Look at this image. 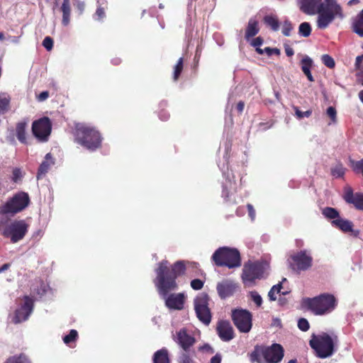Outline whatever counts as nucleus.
Listing matches in <instances>:
<instances>
[{"mask_svg":"<svg viewBox=\"0 0 363 363\" xmlns=\"http://www.w3.org/2000/svg\"><path fill=\"white\" fill-rule=\"evenodd\" d=\"M49 97V92L48 91H42L38 96L37 99L39 101H44Z\"/></svg>","mask_w":363,"mask_h":363,"instance_id":"nucleus-53","label":"nucleus"},{"mask_svg":"<svg viewBox=\"0 0 363 363\" xmlns=\"http://www.w3.org/2000/svg\"><path fill=\"white\" fill-rule=\"evenodd\" d=\"M298 328L303 332H306L307 330H308L310 328V325L307 319L304 318H301L298 320Z\"/></svg>","mask_w":363,"mask_h":363,"instance_id":"nucleus-45","label":"nucleus"},{"mask_svg":"<svg viewBox=\"0 0 363 363\" xmlns=\"http://www.w3.org/2000/svg\"><path fill=\"white\" fill-rule=\"evenodd\" d=\"M52 131V122L48 117H43L34 121L32 124L33 135L38 141L47 142Z\"/></svg>","mask_w":363,"mask_h":363,"instance_id":"nucleus-13","label":"nucleus"},{"mask_svg":"<svg viewBox=\"0 0 363 363\" xmlns=\"http://www.w3.org/2000/svg\"><path fill=\"white\" fill-rule=\"evenodd\" d=\"M264 267L259 261L245 262L243 266L241 278L245 284H254L256 279L263 277Z\"/></svg>","mask_w":363,"mask_h":363,"instance_id":"nucleus-11","label":"nucleus"},{"mask_svg":"<svg viewBox=\"0 0 363 363\" xmlns=\"http://www.w3.org/2000/svg\"><path fill=\"white\" fill-rule=\"evenodd\" d=\"M169 115L167 113H161L160 115V118H161V120L162 121H166L169 118Z\"/></svg>","mask_w":363,"mask_h":363,"instance_id":"nucleus-61","label":"nucleus"},{"mask_svg":"<svg viewBox=\"0 0 363 363\" xmlns=\"http://www.w3.org/2000/svg\"><path fill=\"white\" fill-rule=\"evenodd\" d=\"M346 169L343 167V164L339 162L335 166L331 168V175L335 178L343 177L345 174Z\"/></svg>","mask_w":363,"mask_h":363,"instance_id":"nucleus-32","label":"nucleus"},{"mask_svg":"<svg viewBox=\"0 0 363 363\" xmlns=\"http://www.w3.org/2000/svg\"><path fill=\"white\" fill-rule=\"evenodd\" d=\"M28 121L24 120L16 123V135L17 139L23 144L27 143L26 140V128Z\"/></svg>","mask_w":363,"mask_h":363,"instance_id":"nucleus-23","label":"nucleus"},{"mask_svg":"<svg viewBox=\"0 0 363 363\" xmlns=\"http://www.w3.org/2000/svg\"><path fill=\"white\" fill-rule=\"evenodd\" d=\"M11 98L4 94H0V113L4 114L9 109Z\"/></svg>","mask_w":363,"mask_h":363,"instance_id":"nucleus-34","label":"nucleus"},{"mask_svg":"<svg viewBox=\"0 0 363 363\" xmlns=\"http://www.w3.org/2000/svg\"><path fill=\"white\" fill-rule=\"evenodd\" d=\"M232 320L240 333H247L252 327V315L248 310L238 308L232 310Z\"/></svg>","mask_w":363,"mask_h":363,"instance_id":"nucleus-12","label":"nucleus"},{"mask_svg":"<svg viewBox=\"0 0 363 363\" xmlns=\"http://www.w3.org/2000/svg\"><path fill=\"white\" fill-rule=\"evenodd\" d=\"M322 213L325 218L330 219L340 218L339 212L335 208L332 207H325L323 209Z\"/></svg>","mask_w":363,"mask_h":363,"instance_id":"nucleus-37","label":"nucleus"},{"mask_svg":"<svg viewBox=\"0 0 363 363\" xmlns=\"http://www.w3.org/2000/svg\"><path fill=\"white\" fill-rule=\"evenodd\" d=\"M259 31V28L258 21L255 19L250 18L245 30V39L249 40L250 38L255 36Z\"/></svg>","mask_w":363,"mask_h":363,"instance_id":"nucleus-24","label":"nucleus"},{"mask_svg":"<svg viewBox=\"0 0 363 363\" xmlns=\"http://www.w3.org/2000/svg\"><path fill=\"white\" fill-rule=\"evenodd\" d=\"M362 60H363V55H360V56H357L356 57V60H355V67H356V69H361V64L362 62Z\"/></svg>","mask_w":363,"mask_h":363,"instance_id":"nucleus-54","label":"nucleus"},{"mask_svg":"<svg viewBox=\"0 0 363 363\" xmlns=\"http://www.w3.org/2000/svg\"><path fill=\"white\" fill-rule=\"evenodd\" d=\"M194 353L195 352L193 351L191 354L189 350H184L178 358V363H194L193 359V355Z\"/></svg>","mask_w":363,"mask_h":363,"instance_id":"nucleus-35","label":"nucleus"},{"mask_svg":"<svg viewBox=\"0 0 363 363\" xmlns=\"http://www.w3.org/2000/svg\"><path fill=\"white\" fill-rule=\"evenodd\" d=\"M352 30L359 37H363V9L357 14L353 21Z\"/></svg>","mask_w":363,"mask_h":363,"instance_id":"nucleus-29","label":"nucleus"},{"mask_svg":"<svg viewBox=\"0 0 363 363\" xmlns=\"http://www.w3.org/2000/svg\"><path fill=\"white\" fill-rule=\"evenodd\" d=\"M3 363H33V362L25 353H20L8 357Z\"/></svg>","mask_w":363,"mask_h":363,"instance_id":"nucleus-31","label":"nucleus"},{"mask_svg":"<svg viewBox=\"0 0 363 363\" xmlns=\"http://www.w3.org/2000/svg\"><path fill=\"white\" fill-rule=\"evenodd\" d=\"M217 334L221 340L229 342L235 337L233 326L228 320H219L216 326Z\"/></svg>","mask_w":363,"mask_h":363,"instance_id":"nucleus-17","label":"nucleus"},{"mask_svg":"<svg viewBox=\"0 0 363 363\" xmlns=\"http://www.w3.org/2000/svg\"><path fill=\"white\" fill-rule=\"evenodd\" d=\"M11 264L9 263H6V264H4L1 267H0V272H3L6 270H7L9 267H10Z\"/></svg>","mask_w":363,"mask_h":363,"instance_id":"nucleus-60","label":"nucleus"},{"mask_svg":"<svg viewBox=\"0 0 363 363\" xmlns=\"http://www.w3.org/2000/svg\"><path fill=\"white\" fill-rule=\"evenodd\" d=\"M247 208L248 211L249 217L251 218L252 220H254L255 218V210L253 207V206L250 203L247 204Z\"/></svg>","mask_w":363,"mask_h":363,"instance_id":"nucleus-51","label":"nucleus"},{"mask_svg":"<svg viewBox=\"0 0 363 363\" xmlns=\"http://www.w3.org/2000/svg\"><path fill=\"white\" fill-rule=\"evenodd\" d=\"M358 96L361 102L363 104V89L358 93Z\"/></svg>","mask_w":363,"mask_h":363,"instance_id":"nucleus-63","label":"nucleus"},{"mask_svg":"<svg viewBox=\"0 0 363 363\" xmlns=\"http://www.w3.org/2000/svg\"><path fill=\"white\" fill-rule=\"evenodd\" d=\"M222 357L220 354L217 353L211 359V363H220Z\"/></svg>","mask_w":363,"mask_h":363,"instance_id":"nucleus-55","label":"nucleus"},{"mask_svg":"<svg viewBox=\"0 0 363 363\" xmlns=\"http://www.w3.org/2000/svg\"><path fill=\"white\" fill-rule=\"evenodd\" d=\"M263 43V39L261 37H257L252 40L251 45L253 47L257 48L262 45Z\"/></svg>","mask_w":363,"mask_h":363,"instance_id":"nucleus-52","label":"nucleus"},{"mask_svg":"<svg viewBox=\"0 0 363 363\" xmlns=\"http://www.w3.org/2000/svg\"><path fill=\"white\" fill-rule=\"evenodd\" d=\"M74 140L86 149L95 151L101 147L102 137L95 128L84 123H77L74 128Z\"/></svg>","mask_w":363,"mask_h":363,"instance_id":"nucleus-5","label":"nucleus"},{"mask_svg":"<svg viewBox=\"0 0 363 363\" xmlns=\"http://www.w3.org/2000/svg\"><path fill=\"white\" fill-rule=\"evenodd\" d=\"M332 223L344 233H351L354 237H358L359 235V230L353 229V223L350 220L340 218L333 220Z\"/></svg>","mask_w":363,"mask_h":363,"instance_id":"nucleus-21","label":"nucleus"},{"mask_svg":"<svg viewBox=\"0 0 363 363\" xmlns=\"http://www.w3.org/2000/svg\"><path fill=\"white\" fill-rule=\"evenodd\" d=\"M121 60L120 58H114L112 60V63L114 65H118L121 63Z\"/></svg>","mask_w":363,"mask_h":363,"instance_id":"nucleus-62","label":"nucleus"},{"mask_svg":"<svg viewBox=\"0 0 363 363\" xmlns=\"http://www.w3.org/2000/svg\"><path fill=\"white\" fill-rule=\"evenodd\" d=\"M338 337L335 335H330L327 333L318 335L312 334L309 345L314 351L315 355L320 359L331 357L336 352V344Z\"/></svg>","mask_w":363,"mask_h":363,"instance_id":"nucleus-4","label":"nucleus"},{"mask_svg":"<svg viewBox=\"0 0 363 363\" xmlns=\"http://www.w3.org/2000/svg\"><path fill=\"white\" fill-rule=\"evenodd\" d=\"M209 301L210 297L206 293L199 294L194 300L196 317L206 325H208L212 319V314L208 306Z\"/></svg>","mask_w":363,"mask_h":363,"instance_id":"nucleus-9","label":"nucleus"},{"mask_svg":"<svg viewBox=\"0 0 363 363\" xmlns=\"http://www.w3.org/2000/svg\"><path fill=\"white\" fill-rule=\"evenodd\" d=\"M321 60L324 65L330 69H333L335 66L334 59L329 55H323L321 57Z\"/></svg>","mask_w":363,"mask_h":363,"instance_id":"nucleus-41","label":"nucleus"},{"mask_svg":"<svg viewBox=\"0 0 363 363\" xmlns=\"http://www.w3.org/2000/svg\"><path fill=\"white\" fill-rule=\"evenodd\" d=\"M349 162L350 167L354 173L363 175V158L357 161L350 158Z\"/></svg>","mask_w":363,"mask_h":363,"instance_id":"nucleus-33","label":"nucleus"},{"mask_svg":"<svg viewBox=\"0 0 363 363\" xmlns=\"http://www.w3.org/2000/svg\"><path fill=\"white\" fill-rule=\"evenodd\" d=\"M251 299L255 302L257 307H260L262 304V298L261 296L255 291L250 293Z\"/></svg>","mask_w":363,"mask_h":363,"instance_id":"nucleus-44","label":"nucleus"},{"mask_svg":"<svg viewBox=\"0 0 363 363\" xmlns=\"http://www.w3.org/2000/svg\"><path fill=\"white\" fill-rule=\"evenodd\" d=\"M264 52L268 56H271L272 55H279L280 54V50L278 48H271L269 47H267L264 48Z\"/></svg>","mask_w":363,"mask_h":363,"instance_id":"nucleus-49","label":"nucleus"},{"mask_svg":"<svg viewBox=\"0 0 363 363\" xmlns=\"http://www.w3.org/2000/svg\"><path fill=\"white\" fill-rule=\"evenodd\" d=\"M204 282L199 279H193L191 281V286L194 290H200L203 288Z\"/></svg>","mask_w":363,"mask_h":363,"instance_id":"nucleus-48","label":"nucleus"},{"mask_svg":"<svg viewBox=\"0 0 363 363\" xmlns=\"http://www.w3.org/2000/svg\"><path fill=\"white\" fill-rule=\"evenodd\" d=\"M75 8L79 11V14H82L85 9V3L80 0H77L76 3H74Z\"/></svg>","mask_w":363,"mask_h":363,"instance_id":"nucleus-50","label":"nucleus"},{"mask_svg":"<svg viewBox=\"0 0 363 363\" xmlns=\"http://www.w3.org/2000/svg\"><path fill=\"white\" fill-rule=\"evenodd\" d=\"M284 355L283 347L277 343L269 347L257 345L248 354L251 363H279L282 360Z\"/></svg>","mask_w":363,"mask_h":363,"instance_id":"nucleus-3","label":"nucleus"},{"mask_svg":"<svg viewBox=\"0 0 363 363\" xmlns=\"http://www.w3.org/2000/svg\"><path fill=\"white\" fill-rule=\"evenodd\" d=\"M108 8L107 0H97V9L94 15L96 21H101L106 16L105 11Z\"/></svg>","mask_w":363,"mask_h":363,"instance_id":"nucleus-30","label":"nucleus"},{"mask_svg":"<svg viewBox=\"0 0 363 363\" xmlns=\"http://www.w3.org/2000/svg\"><path fill=\"white\" fill-rule=\"evenodd\" d=\"M313 65V60L308 56H305L301 61V70L310 82H314L313 77L311 72Z\"/></svg>","mask_w":363,"mask_h":363,"instance_id":"nucleus-25","label":"nucleus"},{"mask_svg":"<svg viewBox=\"0 0 363 363\" xmlns=\"http://www.w3.org/2000/svg\"><path fill=\"white\" fill-rule=\"evenodd\" d=\"M174 340L180 345L183 350H189L196 342L195 338L189 335L185 328H182L178 331Z\"/></svg>","mask_w":363,"mask_h":363,"instance_id":"nucleus-19","label":"nucleus"},{"mask_svg":"<svg viewBox=\"0 0 363 363\" xmlns=\"http://www.w3.org/2000/svg\"><path fill=\"white\" fill-rule=\"evenodd\" d=\"M272 123H269V122L259 123V128H262V130H266V129L272 127Z\"/></svg>","mask_w":363,"mask_h":363,"instance_id":"nucleus-58","label":"nucleus"},{"mask_svg":"<svg viewBox=\"0 0 363 363\" xmlns=\"http://www.w3.org/2000/svg\"><path fill=\"white\" fill-rule=\"evenodd\" d=\"M281 289H282L281 283H279L277 285L273 286L268 293L269 299L272 301H275L277 299L276 294L280 293Z\"/></svg>","mask_w":363,"mask_h":363,"instance_id":"nucleus-39","label":"nucleus"},{"mask_svg":"<svg viewBox=\"0 0 363 363\" xmlns=\"http://www.w3.org/2000/svg\"><path fill=\"white\" fill-rule=\"evenodd\" d=\"M343 199L346 203L352 204L356 209L363 211L362 193H354L352 187L347 186L344 189Z\"/></svg>","mask_w":363,"mask_h":363,"instance_id":"nucleus-16","label":"nucleus"},{"mask_svg":"<svg viewBox=\"0 0 363 363\" xmlns=\"http://www.w3.org/2000/svg\"><path fill=\"white\" fill-rule=\"evenodd\" d=\"M311 26L308 22H303L299 25L298 34L303 37H308L311 33Z\"/></svg>","mask_w":363,"mask_h":363,"instance_id":"nucleus-36","label":"nucleus"},{"mask_svg":"<svg viewBox=\"0 0 363 363\" xmlns=\"http://www.w3.org/2000/svg\"><path fill=\"white\" fill-rule=\"evenodd\" d=\"M60 10L62 13V23L63 26H67L69 23L71 15V7L69 0L62 1Z\"/></svg>","mask_w":363,"mask_h":363,"instance_id":"nucleus-27","label":"nucleus"},{"mask_svg":"<svg viewBox=\"0 0 363 363\" xmlns=\"http://www.w3.org/2000/svg\"><path fill=\"white\" fill-rule=\"evenodd\" d=\"M222 194H223V196L225 198V199L228 200L229 199V191L227 189V188L223 187Z\"/></svg>","mask_w":363,"mask_h":363,"instance_id":"nucleus-59","label":"nucleus"},{"mask_svg":"<svg viewBox=\"0 0 363 363\" xmlns=\"http://www.w3.org/2000/svg\"><path fill=\"white\" fill-rule=\"evenodd\" d=\"M244 107H245V103L243 101H240L237 104L236 109L238 113H241L244 110Z\"/></svg>","mask_w":363,"mask_h":363,"instance_id":"nucleus-56","label":"nucleus"},{"mask_svg":"<svg viewBox=\"0 0 363 363\" xmlns=\"http://www.w3.org/2000/svg\"><path fill=\"white\" fill-rule=\"evenodd\" d=\"M29 225L24 220H14L4 229L2 235L16 243L23 239L28 233Z\"/></svg>","mask_w":363,"mask_h":363,"instance_id":"nucleus-10","label":"nucleus"},{"mask_svg":"<svg viewBox=\"0 0 363 363\" xmlns=\"http://www.w3.org/2000/svg\"><path fill=\"white\" fill-rule=\"evenodd\" d=\"M313 257L306 250H301L291 255L290 267L296 272L306 271L311 267Z\"/></svg>","mask_w":363,"mask_h":363,"instance_id":"nucleus-14","label":"nucleus"},{"mask_svg":"<svg viewBox=\"0 0 363 363\" xmlns=\"http://www.w3.org/2000/svg\"><path fill=\"white\" fill-rule=\"evenodd\" d=\"M256 51L257 53H259V55H262L264 54L265 52H264V49L262 50L261 48H259V47L256 48Z\"/></svg>","mask_w":363,"mask_h":363,"instance_id":"nucleus-64","label":"nucleus"},{"mask_svg":"<svg viewBox=\"0 0 363 363\" xmlns=\"http://www.w3.org/2000/svg\"><path fill=\"white\" fill-rule=\"evenodd\" d=\"M325 4H320L317 9L318 14L317 18V26L320 29H325L333 21L335 16L340 14L342 9L336 3L335 0H325Z\"/></svg>","mask_w":363,"mask_h":363,"instance_id":"nucleus-8","label":"nucleus"},{"mask_svg":"<svg viewBox=\"0 0 363 363\" xmlns=\"http://www.w3.org/2000/svg\"><path fill=\"white\" fill-rule=\"evenodd\" d=\"M285 52L286 55L289 57H291L294 55V49L289 45L285 47Z\"/></svg>","mask_w":363,"mask_h":363,"instance_id":"nucleus-57","label":"nucleus"},{"mask_svg":"<svg viewBox=\"0 0 363 363\" xmlns=\"http://www.w3.org/2000/svg\"><path fill=\"white\" fill-rule=\"evenodd\" d=\"M30 203V199L28 193L24 191L17 192L0 206V214L13 216L25 210Z\"/></svg>","mask_w":363,"mask_h":363,"instance_id":"nucleus-7","label":"nucleus"},{"mask_svg":"<svg viewBox=\"0 0 363 363\" xmlns=\"http://www.w3.org/2000/svg\"><path fill=\"white\" fill-rule=\"evenodd\" d=\"M218 267H227L229 269L238 267L241 265L240 254L237 249L228 247H219L211 257Z\"/></svg>","mask_w":363,"mask_h":363,"instance_id":"nucleus-6","label":"nucleus"},{"mask_svg":"<svg viewBox=\"0 0 363 363\" xmlns=\"http://www.w3.org/2000/svg\"><path fill=\"white\" fill-rule=\"evenodd\" d=\"M336 297L329 293L320 294L313 298H304L301 301L303 308L315 315H325L332 313L337 306Z\"/></svg>","mask_w":363,"mask_h":363,"instance_id":"nucleus-2","label":"nucleus"},{"mask_svg":"<svg viewBox=\"0 0 363 363\" xmlns=\"http://www.w3.org/2000/svg\"><path fill=\"white\" fill-rule=\"evenodd\" d=\"M152 363H170L168 350L164 347L156 351L152 357Z\"/></svg>","mask_w":363,"mask_h":363,"instance_id":"nucleus-26","label":"nucleus"},{"mask_svg":"<svg viewBox=\"0 0 363 363\" xmlns=\"http://www.w3.org/2000/svg\"><path fill=\"white\" fill-rule=\"evenodd\" d=\"M300 10L308 15H314L320 4H324L322 0H297Z\"/></svg>","mask_w":363,"mask_h":363,"instance_id":"nucleus-20","label":"nucleus"},{"mask_svg":"<svg viewBox=\"0 0 363 363\" xmlns=\"http://www.w3.org/2000/svg\"><path fill=\"white\" fill-rule=\"evenodd\" d=\"M263 22L265 26L269 28L272 31H278L280 27L279 18L274 15H267L263 18Z\"/></svg>","mask_w":363,"mask_h":363,"instance_id":"nucleus-28","label":"nucleus"},{"mask_svg":"<svg viewBox=\"0 0 363 363\" xmlns=\"http://www.w3.org/2000/svg\"><path fill=\"white\" fill-rule=\"evenodd\" d=\"M23 303L15 311L13 322L16 324L26 320L33 312L34 301L28 296H23Z\"/></svg>","mask_w":363,"mask_h":363,"instance_id":"nucleus-15","label":"nucleus"},{"mask_svg":"<svg viewBox=\"0 0 363 363\" xmlns=\"http://www.w3.org/2000/svg\"><path fill=\"white\" fill-rule=\"evenodd\" d=\"M294 109L295 111V115L298 119H301L303 118H308L312 114L311 110H308L306 111H301L299 110V108L296 106L294 107Z\"/></svg>","mask_w":363,"mask_h":363,"instance_id":"nucleus-43","label":"nucleus"},{"mask_svg":"<svg viewBox=\"0 0 363 363\" xmlns=\"http://www.w3.org/2000/svg\"><path fill=\"white\" fill-rule=\"evenodd\" d=\"M53 40L51 37L47 36L43 41V47L48 51H50L53 48Z\"/></svg>","mask_w":363,"mask_h":363,"instance_id":"nucleus-47","label":"nucleus"},{"mask_svg":"<svg viewBox=\"0 0 363 363\" xmlns=\"http://www.w3.org/2000/svg\"><path fill=\"white\" fill-rule=\"evenodd\" d=\"M326 113L330 118L332 123H335L337 122V111L335 107L329 106L327 108Z\"/></svg>","mask_w":363,"mask_h":363,"instance_id":"nucleus-46","label":"nucleus"},{"mask_svg":"<svg viewBox=\"0 0 363 363\" xmlns=\"http://www.w3.org/2000/svg\"><path fill=\"white\" fill-rule=\"evenodd\" d=\"M169 264V262L165 259L158 263V267L155 270L157 277L155 284L159 294L163 297H166L165 305L167 308L182 310L184 308L185 300L184 294H172L168 296L167 295L169 291L177 289L176 279L184 274L186 267L183 261L176 262L171 268Z\"/></svg>","mask_w":363,"mask_h":363,"instance_id":"nucleus-1","label":"nucleus"},{"mask_svg":"<svg viewBox=\"0 0 363 363\" xmlns=\"http://www.w3.org/2000/svg\"><path fill=\"white\" fill-rule=\"evenodd\" d=\"M293 28H294L291 21H289V20L284 21L282 26L283 35L284 36H289Z\"/></svg>","mask_w":363,"mask_h":363,"instance_id":"nucleus-42","label":"nucleus"},{"mask_svg":"<svg viewBox=\"0 0 363 363\" xmlns=\"http://www.w3.org/2000/svg\"><path fill=\"white\" fill-rule=\"evenodd\" d=\"M55 163L50 153H48L45 157V160L40 164L37 172V179H42L48 172L50 167Z\"/></svg>","mask_w":363,"mask_h":363,"instance_id":"nucleus-22","label":"nucleus"},{"mask_svg":"<svg viewBox=\"0 0 363 363\" xmlns=\"http://www.w3.org/2000/svg\"><path fill=\"white\" fill-rule=\"evenodd\" d=\"M238 285L234 281L228 279L218 283L216 290L220 298L225 299L232 296L238 289Z\"/></svg>","mask_w":363,"mask_h":363,"instance_id":"nucleus-18","label":"nucleus"},{"mask_svg":"<svg viewBox=\"0 0 363 363\" xmlns=\"http://www.w3.org/2000/svg\"><path fill=\"white\" fill-rule=\"evenodd\" d=\"M78 337V333L76 330H71L69 333L63 337V341L65 344L69 345L77 340Z\"/></svg>","mask_w":363,"mask_h":363,"instance_id":"nucleus-40","label":"nucleus"},{"mask_svg":"<svg viewBox=\"0 0 363 363\" xmlns=\"http://www.w3.org/2000/svg\"><path fill=\"white\" fill-rule=\"evenodd\" d=\"M183 67L184 59L183 57H180L174 67L173 79L174 81H177L179 78V76L183 70Z\"/></svg>","mask_w":363,"mask_h":363,"instance_id":"nucleus-38","label":"nucleus"}]
</instances>
